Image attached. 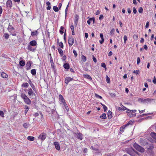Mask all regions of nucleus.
Instances as JSON below:
<instances>
[{
    "instance_id": "nucleus-29",
    "label": "nucleus",
    "mask_w": 156,
    "mask_h": 156,
    "mask_svg": "<svg viewBox=\"0 0 156 156\" xmlns=\"http://www.w3.org/2000/svg\"><path fill=\"white\" fill-rule=\"evenodd\" d=\"M100 118L103 119H106V115L105 113H103L100 116Z\"/></svg>"
},
{
    "instance_id": "nucleus-22",
    "label": "nucleus",
    "mask_w": 156,
    "mask_h": 156,
    "mask_svg": "<svg viewBox=\"0 0 156 156\" xmlns=\"http://www.w3.org/2000/svg\"><path fill=\"white\" fill-rule=\"evenodd\" d=\"M2 77L4 78H7L8 77V75L4 72H2L1 73Z\"/></svg>"
},
{
    "instance_id": "nucleus-28",
    "label": "nucleus",
    "mask_w": 156,
    "mask_h": 156,
    "mask_svg": "<svg viewBox=\"0 0 156 156\" xmlns=\"http://www.w3.org/2000/svg\"><path fill=\"white\" fill-rule=\"evenodd\" d=\"M27 139L31 141H33L34 140V136H29L27 137Z\"/></svg>"
},
{
    "instance_id": "nucleus-12",
    "label": "nucleus",
    "mask_w": 156,
    "mask_h": 156,
    "mask_svg": "<svg viewBox=\"0 0 156 156\" xmlns=\"http://www.w3.org/2000/svg\"><path fill=\"white\" fill-rule=\"evenodd\" d=\"M79 16L76 14L75 15L74 24L76 27L78 21Z\"/></svg>"
},
{
    "instance_id": "nucleus-10",
    "label": "nucleus",
    "mask_w": 156,
    "mask_h": 156,
    "mask_svg": "<svg viewBox=\"0 0 156 156\" xmlns=\"http://www.w3.org/2000/svg\"><path fill=\"white\" fill-rule=\"evenodd\" d=\"M31 63V62L30 61H28L27 62L26 65V68L27 70H29L30 69Z\"/></svg>"
},
{
    "instance_id": "nucleus-49",
    "label": "nucleus",
    "mask_w": 156,
    "mask_h": 156,
    "mask_svg": "<svg viewBox=\"0 0 156 156\" xmlns=\"http://www.w3.org/2000/svg\"><path fill=\"white\" fill-rule=\"evenodd\" d=\"M0 115L3 117H4V113L2 111H0Z\"/></svg>"
},
{
    "instance_id": "nucleus-30",
    "label": "nucleus",
    "mask_w": 156,
    "mask_h": 156,
    "mask_svg": "<svg viewBox=\"0 0 156 156\" xmlns=\"http://www.w3.org/2000/svg\"><path fill=\"white\" fill-rule=\"evenodd\" d=\"M77 138L80 139L81 140H82L83 139L82 134L80 133L78 134Z\"/></svg>"
},
{
    "instance_id": "nucleus-4",
    "label": "nucleus",
    "mask_w": 156,
    "mask_h": 156,
    "mask_svg": "<svg viewBox=\"0 0 156 156\" xmlns=\"http://www.w3.org/2000/svg\"><path fill=\"white\" fill-rule=\"evenodd\" d=\"M126 152L131 156H134V149L132 148H126L125 150Z\"/></svg>"
},
{
    "instance_id": "nucleus-36",
    "label": "nucleus",
    "mask_w": 156,
    "mask_h": 156,
    "mask_svg": "<svg viewBox=\"0 0 156 156\" xmlns=\"http://www.w3.org/2000/svg\"><path fill=\"white\" fill-rule=\"evenodd\" d=\"M38 34V32L37 30L35 31L32 32L31 33V35L32 36L36 35Z\"/></svg>"
},
{
    "instance_id": "nucleus-5",
    "label": "nucleus",
    "mask_w": 156,
    "mask_h": 156,
    "mask_svg": "<svg viewBox=\"0 0 156 156\" xmlns=\"http://www.w3.org/2000/svg\"><path fill=\"white\" fill-rule=\"evenodd\" d=\"M28 95L30 96V98H34V96L35 95L34 93L31 88H30L27 90Z\"/></svg>"
},
{
    "instance_id": "nucleus-42",
    "label": "nucleus",
    "mask_w": 156,
    "mask_h": 156,
    "mask_svg": "<svg viewBox=\"0 0 156 156\" xmlns=\"http://www.w3.org/2000/svg\"><path fill=\"white\" fill-rule=\"evenodd\" d=\"M133 39L135 40H137L138 38V36L136 34H134L133 36Z\"/></svg>"
},
{
    "instance_id": "nucleus-37",
    "label": "nucleus",
    "mask_w": 156,
    "mask_h": 156,
    "mask_svg": "<svg viewBox=\"0 0 156 156\" xmlns=\"http://www.w3.org/2000/svg\"><path fill=\"white\" fill-rule=\"evenodd\" d=\"M131 123V121H129V122L126 124L125 125H124L121 126V127H123V129H124L125 127L128 126L129 124Z\"/></svg>"
},
{
    "instance_id": "nucleus-9",
    "label": "nucleus",
    "mask_w": 156,
    "mask_h": 156,
    "mask_svg": "<svg viewBox=\"0 0 156 156\" xmlns=\"http://www.w3.org/2000/svg\"><path fill=\"white\" fill-rule=\"evenodd\" d=\"M121 106L122 107V110L124 111L125 110L128 111H130V112L133 113V112H135L136 111V110H129L127 108H126L123 105L121 104Z\"/></svg>"
},
{
    "instance_id": "nucleus-61",
    "label": "nucleus",
    "mask_w": 156,
    "mask_h": 156,
    "mask_svg": "<svg viewBox=\"0 0 156 156\" xmlns=\"http://www.w3.org/2000/svg\"><path fill=\"white\" fill-rule=\"evenodd\" d=\"M103 108L104 109V111L105 112L107 111L108 109V108L105 105L104 107H103Z\"/></svg>"
},
{
    "instance_id": "nucleus-53",
    "label": "nucleus",
    "mask_w": 156,
    "mask_h": 156,
    "mask_svg": "<svg viewBox=\"0 0 156 156\" xmlns=\"http://www.w3.org/2000/svg\"><path fill=\"white\" fill-rule=\"evenodd\" d=\"M3 11L2 8V6H0V17L1 16V14Z\"/></svg>"
},
{
    "instance_id": "nucleus-45",
    "label": "nucleus",
    "mask_w": 156,
    "mask_h": 156,
    "mask_svg": "<svg viewBox=\"0 0 156 156\" xmlns=\"http://www.w3.org/2000/svg\"><path fill=\"white\" fill-rule=\"evenodd\" d=\"M9 35L8 34L5 33L4 34V37L5 39H7L9 38Z\"/></svg>"
},
{
    "instance_id": "nucleus-64",
    "label": "nucleus",
    "mask_w": 156,
    "mask_h": 156,
    "mask_svg": "<svg viewBox=\"0 0 156 156\" xmlns=\"http://www.w3.org/2000/svg\"><path fill=\"white\" fill-rule=\"evenodd\" d=\"M101 39V40H99V42L100 44H102L103 43V42L104 41V39Z\"/></svg>"
},
{
    "instance_id": "nucleus-54",
    "label": "nucleus",
    "mask_w": 156,
    "mask_h": 156,
    "mask_svg": "<svg viewBox=\"0 0 156 156\" xmlns=\"http://www.w3.org/2000/svg\"><path fill=\"white\" fill-rule=\"evenodd\" d=\"M106 81L108 83L110 82V79L107 76H106Z\"/></svg>"
},
{
    "instance_id": "nucleus-58",
    "label": "nucleus",
    "mask_w": 156,
    "mask_h": 156,
    "mask_svg": "<svg viewBox=\"0 0 156 156\" xmlns=\"http://www.w3.org/2000/svg\"><path fill=\"white\" fill-rule=\"evenodd\" d=\"M140 59L139 57H138L137 59V63L138 64L140 62Z\"/></svg>"
},
{
    "instance_id": "nucleus-41",
    "label": "nucleus",
    "mask_w": 156,
    "mask_h": 156,
    "mask_svg": "<svg viewBox=\"0 0 156 156\" xmlns=\"http://www.w3.org/2000/svg\"><path fill=\"white\" fill-rule=\"evenodd\" d=\"M30 85L31 86V87L32 88V89H33V90L35 91H36V89L35 88V86H34V84L32 83V84H30Z\"/></svg>"
},
{
    "instance_id": "nucleus-31",
    "label": "nucleus",
    "mask_w": 156,
    "mask_h": 156,
    "mask_svg": "<svg viewBox=\"0 0 156 156\" xmlns=\"http://www.w3.org/2000/svg\"><path fill=\"white\" fill-rule=\"evenodd\" d=\"M151 136L154 138L155 139H156V133L154 132H151L150 134Z\"/></svg>"
},
{
    "instance_id": "nucleus-6",
    "label": "nucleus",
    "mask_w": 156,
    "mask_h": 156,
    "mask_svg": "<svg viewBox=\"0 0 156 156\" xmlns=\"http://www.w3.org/2000/svg\"><path fill=\"white\" fill-rule=\"evenodd\" d=\"M139 143L140 145L142 146H145L148 144V143L147 142L145 139L142 138H140V139Z\"/></svg>"
},
{
    "instance_id": "nucleus-60",
    "label": "nucleus",
    "mask_w": 156,
    "mask_h": 156,
    "mask_svg": "<svg viewBox=\"0 0 156 156\" xmlns=\"http://www.w3.org/2000/svg\"><path fill=\"white\" fill-rule=\"evenodd\" d=\"M70 29L72 31L74 30V27L73 25H71Z\"/></svg>"
},
{
    "instance_id": "nucleus-26",
    "label": "nucleus",
    "mask_w": 156,
    "mask_h": 156,
    "mask_svg": "<svg viewBox=\"0 0 156 156\" xmlns=\"http://www.w3.org/2000/svg\"><path fill=\"white\" fill-rule=\"evenodd\" d=\"M83 77L86 78L87 79L90 80H91L92 79L91 77H90V76L87 74L86 75H83Z\"/></svg>"
},
{
    "instance_id": "nucleus-44",
    "label": "nucleus",
    "mask_w": 156,
    "mask_h": 156,
    "mask_svg": "<svg viewBox=\"0 0 156 156\" xmlns=\"http://www.w3.org/2000/svg\"><path fill=\"white\" fill-rule=\"evenodd\" d=\"M29 124L27 123H24L23 124V127L26 128H27L29 126Z\"/></svg>"
},
{
    "instance_id": "nucleus-23",
    "label": "nucleus",
    "mask_w": 156,
    "mask_h": 156,
    "mask_svg": "<svg viewBox=\"0 0 156 156\" xmlns=\"http://www.w3.org/2000/svg\"><path fill=\"white\" fill-rule=\"evenodd\" d=\"M81 58L82 60V61L83 62H85L87 60V58H86V57L82 54L81 55Z\"/></svg>"
},
{
    "instance_id": "nucleus-21",
    "label": "nucleus",
    "mask_w": 156,
    "mask_h": 156,
    "mask_svg": "<svg viewBox=\"0 0 156 156\" xmlns=\"http://www.w3.org/2000/svg\"><path fill=\"white\" fill-rule=\"evenodd\" d=\"M46 5L48 6L47 7V10H49L51 9V4L49 2H47L46 3Z\"/></svg>"
},
{
    "instance_id": "nucleus-32",
    "label": "nucleus",
    "mask_w": 156,
    "mask_h": 156,
    "mask_svg": "<svg viewBox=\"0 0 156 156\" xmlns=\"http://www.w3.org/2000/svg\"><path fill=\"white\" fill-rule=\"evenodd\" d=\"M31 73L32 75H35L36 73V69H32L31 71Z\"/></svg>"
},
{
    "instance_id": "nucleus-1",
    "label": "nucleus",
    "mask_w": 156,
    "mask_h": 156,
    "mask_svg": "<svg viewBox=\"0 0 156 156\" xmlns=\"http://www.w3.org/2000/svg\"><path fill=\"white\" fill-rule=\"evenodd\" d=\"M21 97L24 100V102L28 105H30L31 102L30 99L25 94H21Z\"/></svg>"
},
{
    "instance_id": "nucleus-17",
    "label": "nucleus",
    "mask_w": 156,
    "mask_h": 156,
    "mask_svg": "<svg viewBox=\"0 0 156 156\" xmlns=\"http://www.w3.org/2000/svg\"><path fill=\"white\" fill-rule=\"evenodd\" d=\"M107 115H108V119H111V118H112V112L110 110H109L108 111V112L107 113Z\"/></svg>"
},
{
    "instance_id": "nucleus-20",
    "label": "nucleus",
    "mask_w": 156,
    "mask_h": 156,
    "mask_svg": "<svg viewBox=\"0 0 156 156\" xmlns=\"http://www.w3.org/2000/svg\"><path fill=\"white\" fill-rule=\"evenodd\" d=\"M64 67L66 69L68 70L69 68V65L68 63H65L63 65Z\"/></svg>"
},
{
    "instance_id": "nucleus-33",
    "label": "nucleus",
    "mask_w": 156,
    "mask_h": 156,
    "mask_svg": "<svg viewBox=\"0 0 156 156\" xmlns=\"http://www.w3.org/2000/svg\"><path fill=\"white\" fill-rule=\"evenodd\" d=\"M59 99L60 101L62 102L65 101V100L62 96L61 94L59 95Z\"/></svg>"
},
{
    "instance_id": "nucleus-59",
    "label": "nucleus",
    "mask_w": 156,
    "mask_h": 156,
    "mask_svg": "<svg viewBox=\"0 0 156 156\" xmlns=\"http://www.w3.org/2000/svg\"><path fill=\"white\" fill-rule=\"evenodd\" d=\"M73 53L74 54L75 56L76 57L77 56V54L76 51L75 50H73Z\"/></svg>"
},
{
    "instance_id": "nucleus-62",
    "label": "nucleus",
    "mask_w": 156,
    "mask_h": 156,
    "mask_svg": "<svg viewBox=\"0 0 156 156\" xmlns=\"http://www.w3.org/2000/svg\"><path fill=\"white\" fill-rule=\"evenodd\" d=\"M103 18V15H101L99 18V19L100 20L102 19Z\"/></svg>"
},
{
    "instance_id": "nucleus-14",
    "label": "nucleus",
    "mask_w": 156,
    "mask_h": 156,
    "mask_svg": "<svg viewBox=\"0 0 156 156\" xmlns=\"http://www.w3.org/2000/svg\"><path fill=\"white\" fill-rule=\"evenodd\" d=\"M91 21H93V23H94L95 22V18L94 17L90 18L87 21V23L88 25H90Z\"/></svg>"
},
{
    "instance_id": "nucleus-57",
    "label": "nucleus",
    "mask_w": 156,
    "mask_h": 156,
    "mask_svg": "<svg viewBox=\"0 0 156 156\" xmlns=\"http://www.w3.org/2000/svg\"><path fill=\"white\" fill-rule=\"evenodd\" d=\"M133 12L134 14H136L137 12V11L135 7H133Z\"/></svg>"
},
{
    "instance_id": "nucleus-3",
    "label": "nucleus",
    "mask_w": 156,
    "mask_h": 156,
    "mask_svg": "<svg viewBox=\"0 0 156 156\" xmlns=\"http://www.w3.org/2000/svg\"><path fill=\"white\" fill-rule=\"evenodd\" d=\"M151 99L149 98L144 99L142 98H139L138 99V101L139 102L141 103L145 104L146 103H147L148 102H149L151 101Z\"/></svg>"
},
{
    "instance_id": "nucleus-34",
    "label": "nucleus",
    "mask_w": 156,
    "mask_h": 156,
    "mask_svg": "<svg viewBox=\"0 0 156 156\" xmlns=\"http://www.w3.org/2000/svg\"><path fill=\"white\" fill-rule=\"evenodd\" d=\"M154 148V146L152 144H151L149 145V147H147V150H153Z\"/></svg>"
},
{
    "instance_id": "nucleus-50",
    "label": "nucleus",
    "mask_w": 156,
    "mask_h": 156,
    "mask_svg": "<svg viewBox=\"0 0 156 156\" xmlns=\"http://www.w3.org/2000/svg\"><path fill=\"white\" fill-rule=\"evenodd\" d=\"M140 72V71L139 70H134L133 71V73L136 74V75H137L139 74Z\"/></svg>"
},
{
    "instance_id": "nucleus-2",
    "label": "nucleus",
    "mask_w": 156,
    "mask_h": 156,
    "mask_svg": "<svg viewBox=\"0 0 156 156\" xmlns=\"http://www.w3.org/2000/svg\"><path fill=\"white\" fill-rule=\"evenodd\" d=\"M133 146L134 148L138 151L143 153L144 152V148L141 147V146L136 144L135 143L133 144Z\"/></svg>"
},
{
    "instance_id": "nucleus-15",
    "label": "nucleus",
    "mask_w": 156,
    "mask_h": 156,
    "mask_svg": "<svg viewBox=\"0 0 156 156\" xmlns=\"http://www.w3.org/2000/svg\"><path fill=\"white\" fill-rule=\"evenodd\" d=\"M29 45L32 46H35L37 45V42L35 40L32 41L30 42Z\"/></svg>"
},
{
    "instance_id": "nucleus-63",
    "label": "nucleus",
    "mask_w": 156,
    "mask_h": 156,
    "mask_svg": "<svg viewBox=\"0 0 156 156\" xmlns=\"http://www.w3.org/2000/svg\"><path fill=\"white\" fill-rule=\"evenodd\" d=\"M116 108L119 111L122 110V108L120 107H116Z\"/></svg>"
},
{
    "instance_id": "nucleus-18",
    "label": "nucleus",
    "mask_w": 156,
    "mask_h": 156,
    "mask_svg": "<svg viewBox=\"0 0 156 156\" xmlns=\"http://www.w3.org/2000/svg\"><path fill=\"white\" fill-rule=\"evenodd\" d=\"M32 46L29 44L28 45V49L29 50L32 51H34L35 50V48H33Z\"/></svg>"
},
{
    "instance_id": "nucleus-27",
    "label": "nucleus",
    "mask_w": 156,
    "mask_h": 156,
    "mask_svg": "<svg viewBox=\"0 0 156 156\" xmlns=\"http://www.w3.org/2000/svg\"><path fill=\"white\" fill-rule=\"evenodd\" d=\"M29 86L28 83H23L21 86L22 87H27Z\"/></svg>"
},
{
    "instance_id": "nucleus-46",
    "label": "nucleus",
    "mask_w": 156,
    "mask_h": 156,
    "mask_svg": "<svg viewBox=\"0 0 156 156\" xmlns=\"http://www.w3.org/2000/svg\"><path fill=\"white\" fill-rule=\"evenodd\" d=\"M123 39H124V43H126V41L127 39V37L125 35L123 37Z\"/></svg>"
},
{
    "instance_id": "nucleus-13",
    "label": "nucleus",
    "mask_w": 156,
    "mask_h": 156,
    "mask_svg": "<svg viewBox=\"0 0 156 156\" xmlns=\"http://www.w3.org/2000/svg\"><path fill=\"white\" fill-rule=\"evenodd\" d=\"M73 80V79L69 77H67L66 78L65 80V83L66 84H68V83L70 81Z\"/></svg>"
},
{
    "instance_id": "nucleus-48",
    "label": "nucleus",
    "mask_w": 156,
    "mask_h": 156,
    "mask_svg": "<svg viewBox=\"0 0 156 156\" xmlns=\"http://www.w3.org/2000/svg\"><path fill=\"white\" fill-rule=\"evenodd\" d=\"M101 65L102 67L104 68H106V65L105 63L102 62L101 63Z\"/></svg>"
},
{
    "instance_id": "nucleus-39",
    "label": "nucleus",
    "mask_w": 156,
    "mask_h": 156,
    "mask_svg": "<svg viewBox=\"0 0 156 156\" xmlns=\"http://www.w3.org/2000/svg\"><path fill=\"white\" fill-rule=\"evenodd\" d=\"M58 44L59 46L61 48H62L63 47L64 45L63 44L62 42H60L58 43Z\"/></svg>"
},
{
    "instance_id": "nucleus-38",
    "label": "nucleus",
    "mask_w": 156,
    "mask_h": 156,
    "mask_svg": "<svg viewBox=\"0 0 156 156\" xmlns=\"http://www.w3.org/2000/svg\"><path fill=\"white\" fill-rule=\"evenodd\" d=\"M69 5V2L68 3V4L66 8V9H65V17H66L67 14V10H68V9Z\"/></svg>"
},
{
    "instance_id": "nucleus-11",
    "label": "nucleus",
    "mask_w": 156,
    "mask_h": 156,
    "mask_svg": "<svg viewBox=\"0 0 156 156\" xmlns=\"http://www.w3.org/2000/svg\"><path fill=\"white\" fill-rule=\"evenodd\" d=\"M6 5L7 8H11L12 6V1L11 0H8L6 3Z\"/></svg>"
},
{
    "instance_id": "nucleus-56",
    "label": "nucleus",
    "mask_w": 156,
    "mask_h": 156,
    "mask_svg": "<svg viewBox=\"0 0 156 156\" xmlns=\"http://www.w3.org/2000/svg\"><path fill=\"white\" fill-rule=\"evenodd\" d=\"M149 26V23L148 21H147L146 23L145 27L146 28H147Z\"/></svg>"
},
{
    "instance_id": "nucleus-16",
    "label": "nucleus",
    "mask_w": 156,
    "mask_h": 156,
    "mask_svg": "<svg viewBox=\"0 0 156 156\" xmlns=\"http://www.w3.org/2000/svg\"><path fill=\"white\" fill-rule=\"evenodd\" d=\"M54 144L55 146V147L56 149L58 150H59L60 149V147L59 145V144L58 142H54Z\"/></svg>"
},
{
    "instance_id": "nucleus-51",
    "label": "nucleus",
    "mask_w": 156,
    "mask_h": 156,
    "mask_svg": "<svg viewBox=\"0 0 156 156\" xmlns=\"http://www.w3.org/2000/svg\"><path fill=\"white\" fill-rule=\"evenodd\" d=\"M114 31H115L114 29L113 28L112 29L110 32V34L111 35H113L114 33Z\"/></svg>"
},
{
    "instance_id": "nucleus-7",
    "label": "nucleus",
    "mask_w": 156,
    "mask_h": 156,
    "mask_svg": "<svg viewBox=\"0 0 156 156\" xmlns=\"http://www.w3.org/2000/svg\"><path fill=\"white\" fill-rule=\"evenodd\" d=\"M74 42V39L73 37H69L68 43L69 44V47H71L73 44Z\"/></svg>"
},
{
    "instance_id": "nucleus-43",
    "label": "nucleus",
    "mask_w": 156,
    "mask_h": 156,
    "mask_svg": "<svg viewBox=\"0 0 156 156\" xmlns=\"http://www.w3.org/2000/svg\"><path fill=\"white\" fill-rule=\"evenodd\" d=\"M8 29L9 30L12 31L14 30V28L11 25L9 26L8 28Z\"/></svg>"
},
{
    "instance_id": "nucleus-47",
    "label": "nucleus",
    "mask_w": 156,
    "mask_h": 156,
    "mask_svg": "<svg viewBox=\"0 0 156 156\" xmlns=\"http://www.w3.org/2000/svg\"><path fill=\"white\" fill-rule=\"evenodd\" d=\"M138 12L140 13H142L143 12V9L142 7L139 8L138 9Z\"/></svg>"
},
{
    "instance_id": "nucleus-55",
    "label": "nucleus",
    "mask_w": 156,
    "mask_h": 156,
    "mask_svg": "<svg viewBox=\"0 0 156 156\" xmlns=\"http://www.w3.org/2000/svg\"><path fill=\"white\" fill-rule=\"evenodd\" d=\"M91 149H92L93 150H94L95 151H98V149L96 148H95L94 147H93V146H92L90 148Z\"/></svg>"
},
{
    "instance_id": "nucleus-40",
    "label": "nucleus",
    "mask_w": 156,
    "mask_h": 156,
    "mask_svg": "<svg viewBox=\"0 0 156 156\" xmlns=\"http://www.w3.org/2000/svg\"><path fill=\"white\" fill-rule=\"evenodd\" d=\"M53 9L54 10L55 12H58V8L57 6H53Z\"/></svg>"
},
{
    "instance_id": "nucleus-35",
    "label": "nucleus",
    "mask_w": 156,
    "mask_h": 156,
    "mask_svg": "<svg viewBox=\"0 0 156 156\" xmlns=\"http://www.w3.org/2000/svg\"><path fill=\"white\" fill-rule=\"evenodd\" d=\"M148 153L150 155H153V152L152 151V150H147Z\"/></svg>"
},
{
    "instance_id": "nucleus-52",
    "label": "nucleus",
    "mask_w": 156,
    "mask_h": 156,
    "mask_svg": "<svg viewBox=\"0 0 156 156\" xmlns=\"http://www.w3.org/2000/svg\"><path fill=\"white\" fill-rule=\"evenodd\" d=\"M95 96L96 97H97V98H99L100 99H101L102 98V97L101 96L98 95V94H95Z\"/></svg>"
},
{
    "instance_id": "nucleus-24",
    "label": "nucleus",
    "mask_w": 156,
    "mask_h": 156,
    "mask_svg": "<svg viewBox=\"0 0 156 156\" xmlns=\"http://www.w3.org/2000/svg\"><path fill=\"white\" fill-rule=\"evenodd\" d=\"M24 108L25 109V114H26L30 109V108L27 106L25 105L24 106Z\"/></svg>"
},
{
    "instance_id": "nucleus-19",
    "label": "nucleus",
    "mask_w": 156,
    "mask_h": 156,
    "mask_svg": "<svg viewBox=\"0 0 156 156\" xmlns=\"http://www.w3.org/2000/svg\"><path fill=\"white\" fill-rule=\"evenodd\" d=\"M58 50L60 55L62 56L63 55V53L62 50L59 48H58Z\"/></svg>"
},
{
    "instance_id": "nucleus-8",
    "label": "nucleus",
    "mask_w": 156,
    "mask_h": 156,
    "mask_svg": "<svg viewBox=\"0 0 156 156\" xmlns=\"http://www.w3.org/2000/svg\"><path fill=\"white\" fill-rule=\"evenodd\" d=\"M46 134L45 133H41L39 136L38 139L41 140H44L46 138Z\"/></svg>"
},
{
    "instance_id": "nucleus-25",
    "label": "nucleus",
    "mask_w": 156,
    "mask_h": 156,
    "mask_svg": "<svg viewBox=\"0 0 156 156\" xmlns=\"http://www.w3.org/2000/svg\"><path fill=\"white\" fill-rule=\"evenodd\" d=\"M19 64L21 66H25V63L24 61L21 60L20 61Z\"/></svg>"
}]
</instances>
